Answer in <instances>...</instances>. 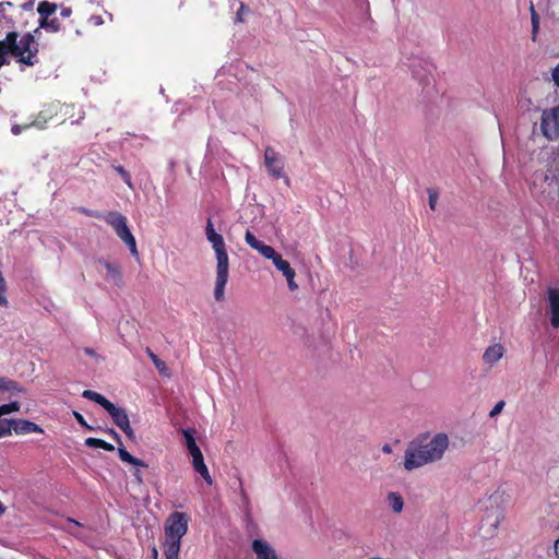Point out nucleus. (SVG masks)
Listing matches in <instances>:
<instances>
[{"instance_id": "obj_1", "label": "nucleus", "mask_w": 559, "mask_h": 559, "mask_svg": "<svg viewBox=\"0 0 559 559\" xmlns=\"http://www.w3.org/2000/svg\"><path fill=\"white\" fill-rule=\"evenodd\" d=\"M450 447L445 432H437L428 440L412 443L405 451L403 466L411 472L441 461Z\"/></svg>"}, {"instance_id": "obj_2", "label": "nucleus", "mask_w": 559, "mask_h": 559, "mask_svg": "<svg viewBox=\"0 0 559 559\" xmlns=\"http://www.w3.org/2000/svg\"><path fill=\"white\" fill-rule=\"evenodd\" d=\"M205 237L212 245L216 258L214 297L217 301H222L225 298V286L229 276V259L226 250V243L223 236L216 233L211 219H207L206 222Z\"/></svg>"}, {"instance_id": "obj_3", "label": "nucleus", "mask_w": 559, "mask_h": 559, "mask_svg": "<svg viewBox=\"0 0 559 559\" xmlns=\"http://www.w3.org/2000/svg\"><path fill=\"white\" fill-rule=\"evenodd\" d=\"M189 516L182 512L171 513L165 522L163 551L166 559H179L181 538L187 534Z\"/></svg>"}, {"instance_id": "obj_4", "label": "nucleus", "mask_w": 559, "mask_h": 559, "mask_svg": "<svg viewBox=\"0 0 559 559\" xmlns=\"http://www.w3.org/2000/svg\"><path fill=\"white\" fill-rule=\"evenodd\" d=\"M8 40H10L8 55H13L17 62L25 66H34L37 62L38 45L32 34H24L17 40L16 33H9L2 41Z\"/></svg>"}, {"instance_id": "obj_5", "label": "nucleus", "mask_w": 559, "mask_h": 559, "mask_svg": "<svg viewBox=\"0 0 559 559\" xmlns=\"http://www.w3.org/2000/svg\"><path fill=\"white\" fill-rule=\"evenodd\" d=\"M105 221L116 231L117 236L128 246L131 254L138 257L136 241L127 225V218L118 212H110L105 216Z\"/></svg>"}, {"instance_id": "obj_6", "label": "nucleus", "mask_w": 559, "mask_h": 559, "mask_svg": "<svg viewBox=\"0 0 559 559\" xmlns=\"http://www.w3.org/2000/svg\"><path fill=\"white\" fill-rule=\"evenodd\" d=\"M72 109V106L60 105L59 103H51L49 105H46L33 121V126L39 129H44L47 126V123L58 115L61 116V121H64L66 117L70 114V110Z\"/></svg>"}, {"instance_id": "obj_7", "label": "nucleus", "mask_w": 559, "mask_h": 559, "mask_svg": "<svg viewBox=\"0 0 559 559\" xmlns=\"http://www.w3.org/2000/svg\"><path fill=\"white\" fill-rule=\"evenodd\" d=\"M542 130L549 140L559 138V106L543 114Z\"/></svg>"}, {"instance_id": "obj_8", "label": "nucleus", "mask_w": 559, "mask_h": 559, "mask_svg": "<svg viewBox=\"0 0 559 559\" xmlns=\"http://www.w3.org/2000/svg\"><path fill=\"white\" fill-rule=\"evenodd\" d=\"M264 164L270 176L275 178H281L284 176V159L271 146H267L264 151Z\"/></svg>"}, {"instance_id": "obj_9", "label": "nucleus", "mask_w": 559, "mask_h": 559, "mask_svg": "<svg viewBox=\"0 0 559 559\" xmlns=\"http://www.w3.org/2000/svg\"><path fill=\"white\" fill-rule=\"evenodd\" d=\"M106 411L111 416L115 424L130 438L133 437L134 432L130 426L128 414L123 408L117 407L114 403H110Z\"/></svg>"}, {"instance_id": "obj_10", "label": "nucleus", "mask_w": 559, "mask_h": 559, "mask_svg": "<svg viewBox=\"0 0 559 559\" xmlns=\"http://www.w3.org/2000/svg\"><path fill=\"white\" fill-rule=\"evenodd\" d=\"M251 549L255 559H278L281 557L273 545L262 538L253 539Z\"/></svg>"}, {"instance_id": "obj_11", "label": "nucleus", "mask_w": 559, "mask_h": 559, "mask_svg": "<svg viewBox=\"0 0 559 559\" xmlns=\"http://www.w3.org/2000/svg\"><path fill=\"white\" fill-rule=\"evenodd\" d=\"M97 263L105 269L107 281L118 286L122 285V272L119 263L106 259H98Z\"/></svg>"}, {"instance_id": "obj_12", "label": "nucleus", "mask_w": 559, "mask_h": 559, "mask_svg": "<svg viewBox=\"0 0 559 559\" xmlns=\"http://www.w3.org/2000/svg\"><path fill=\"white\" fill-rule=\"evenodd\" d=\"M548 312L554 328L559 326V289L549 287L547 290Z\"/></svg>"}, {"instance_id": "obj_13", "label": "nucleus", "mask_w": 559, "mask_h": 559, "mask_svg": "<svg viewBox=\"0 0 559 559\" xmlns=\"http://www.w3.org/2000/svg\"><path fill=\"white\" fill-rule=\"evenodd\" d=\"M245 240L248 246H250L253 250H257L265 259L272 260L273 257L276 254V251L271 246H267L263 241L259 240L249 230L245 235Z\"/></svg>"}, {"instance_id": "obj_14", "label": "nucleus", "mask_w": 559, "mask_h": 559, "mask_svg": "<svg viewBox=\"0 0 559 559\" xmlns=\"http://www.w3.org/2000/svg\"><path fill=\"white\" fill-rule=\"evenodd\" d=\"M506 354V348L500 343L488 346L483 354V362L492 368Z\"/></svg>"}, {"instance_id": "obj_15", "label": "nucleus", "mask_w": 559, "mask_h": 559, "mask_svg": "<svg viewBox=\"0 0 559 559\" xmlns=\"http://www.w3.org/2000/svg\"><path fill=\"white\" fill-rule=\"evenodd\" d=\"M13 431L17 435H26L31 432H43V429L29 420L13 419Z\"/></svg>"}, {"instance_id": "obj_16", "label": "nucleus", "mask_w": 559, "mask_h": 559, "mask_svg": "<svg viewBox=\"0 0 559 559\" xmlns=\"http://www.w3.org/2000/svg\"><path fill=\"white\" fill-rule=\"evenodd\" d=\"M386 503L390 510L396 514L401 513L404 509V499L401 493L390 491L386 495Z\"/></svg>"}, {"instance_id": "obj_17", "label": "nucleus", "mask_w": 559, "mask_h": 559, "mask_svg": "<svg viewBox=\"0 0 559 559\" xmlns=\"http://www.w3.org/2000/svg\"><path fill=\"white\" fill-rule=\"evenodd\" d=\"M192 465L194 471L201 475V477L206 481V484L212 485L213 480L207 469V466L204 463L203 456L193 459Z\"/></svg>"}, {"instance_id": "obj_18", "label": "nucleus", "mask_w": 559, "mask_h": 559, "mask_svg": "<svg viewBox=\"0 0 559 559\" xmlns=\"http://www.w3.org/2000/svg\"><path fill=\"white\" fill-rule=\"evenodd\" d=\"M272 262L274 266L282 272L284 276H288L292 274H295V270L292 269L290 264L282 258L281 254L276 252V254L273 257Z\"/></svg>"}, {"instance_id": "obj_19", "label": "nucleus", "mask_w": 559, "mask_h": 559, "mask_svg": "<svg viewBox=\"0 0 559 559\" xmlns=\"http://www.w3.org/2000/svg\"><path fill=\"white\" fill-rule=\"evenodd\" d=\"M57 10V5L55 3L48 2V1H41L38 4L37 12L39 14V22L41 20L49 19L50 15H52Z\"/></svg>"}, {"instance_id": "obj_20", "label": "nucleus", "mask_w": 559, "mask_h": 559, "mask_svg": "<svg viewBox=\"0 0 559 559\" xmlns=\"http://www.w3.org/2000/svg\"><path fill=\"white\" fill-rule=\"evenodd\" d=\"M146 353L151 360L153 361L155 368L158 370V372L163 376L170 377V372L166 362L159 359L148 347L146 348Z\"/></svg>"}, {"instance_id": "obj_21", "label": "nucleus", "mask_w": 559, "mask_h": 559, "mask_svg": "<svg viewBox=\"0 0 559 559\" xmlns=\"http://www.w3.org/2000/svg\"><path fill=\"white\" fill-rule=\"evenodd\" d=\"M82 396L87 399V400H91V401H94L95 403L99 404L102 407H104L105 409L107 408V406L111 403L109 400H107L104 395L95 392V391H92V390H85L83 391L82 393Z\"/></svg>"}, {"instance_id": "obj_22", "label": "nucleus", "mask_w": 559, "mask_h": 559, "mask_svg": "<svg viewBox=\"0 0 559 559\" xmlns=\"http://www.w3.org/2000/svg\"><path fill=\"white\" fill-rule=\"evenodd\" d=\"M118 454L122 462L132 464L134 466H146L143 461L132 456L124 448H119Z\"/></svg>"}, {"instance_id": "obj_23", "label": "nucleus", "mask_w": 559, "mask_h": 559, "mask_svg": "<svg viewBox=\"0 0 559 559\" xmlns=\"http://www.w3.org/2000/svg\"><path fill=\"white\" fill-rule=\"evenodd\" d=\"M85 445L90 447V448H99V449H104L106 451H114L115 450V447L102 439H97V438H87L85 440Z\"/></svg>"}, {"instance_id": "obj_24", "label": "nucleus", "mask_w": 559, "mask_h": 559, "mask_svg": "<svg viewBox=\"0 0 559 559\" xmlns=\"http://www.w3.org/2000/svg\"><path fill=\"white\" fill-rule=\"evenodd\" d=\"M530 12H531V22H532V39L533 41L537 38V32L539 28V16L537 12L535 11L534 4L531 2L530 5Z\"/></svg>"}, {"instance_id": "obj_25", "label": "nucleus", "mask_w": 559, "mask_h": 559, "mask_svg": "<svg viewBox=\"0 0 559 559\" xmlns=\"http://www.w3.org/2000/svg\"><path fill=\"white\" fill-rule=\"evenodd\" d=\"M0 389L12 393H20L23 391V389L19 385L17 382L7 380L4 378H0Z\"/></svg>"}, {"instance_id": "obj_26", "label": "nucleus", "mask_w": 559, "mask_h": 559, "mask_svg": "<svg viewBox=\"0 0 559 559\" xmlns=\"http://www.w3.org/2000/svg\"><path fill=\"white\" fill-rule=\"evenodd\" d=\"M39 26L50 33H57L60 29V23L56 17L41 20Z\"/></svg>"}, {"instance_id": "obj_27", "label": "nucleus", "mask_w": 559, "mask_h": 559, "mask_svg": "<svg viewBox=\"0 0 559 559\" xmlns=\"http://www.w3.org/2000/svg\"><path fill=\"white\" fill-rule=\"evenodd\" d=\"M13 431V419H0V439Z\"/></svg>"}, {"instance_id": "obj_28", "label": "nucleus", "mask_w": 559, "mask_h": 559, "mask_svg": "<svg viewBox=\"0 0 559 559\" xmlns=\"http://www.w3.org/2000/svg\"><path fill=\"white\" fill-rule=\"evenodd\" d=\"M19 409H20L19 402H12L10 404H3L0 406L1 415L11 414V413L17 412Z\"/></svg>"}, {"instance_id": "obj_29", "label": "nucleus", "mask_w": 559, "mask_h": 559, "mask_svg": "<svg viewBox=\"0 0 559 559\" xmlns=\"http://www.w3.org/2000/svg\"><path fill=\"white\" fill-rule=\"evenodd\" d=\"M9 47H10V40L0 41V68L7 62Z\"/></svg>"}, {"instance_id": "obj_30", "label": "nucleus", "mask_w": 559, "mask_h": 559, "mask_svg": "<svg viewBox=\"0 0 559 559\" xmlns=\"http://www.w3.org/2000/svg\"><path fill=\"white\" fill-rule=\"evenodd\" d=\"M182 433H183L186 447L188 450L192 449V447H198L191 430H183Z\"/></svg>"}, {"instance_id": "obj_31", "label": "nucleus", "mask_w": 559, "mask_h": 559, "mask_svg": "<svg viewBox=\"0 0 559 559\" xmlns=\"http://www.w3.org/2000/svg\"><path fill=\"white\" fill-rule=\"evenodd\" d=\"M115 170L121 176L123 181L131 187V176L130 174L122 167V166H116Z\"/></svg>"}, {"instance_id": "obj_32", "label": "nucleus", "mask_w": 559, "mask_h": 559, "mask_svg": "<svg viewBox=\"0 0 559 559\" xmlns=\"http://www.w3.org/2000/svg\"><path fill=\"white\" fill-rule=\"evenodd\" d=\"M504 405H506L504 401H499V402L493 406V408L490 411L489 416H490L491 418H493V417H496L497 415H499V414L502 412V409H503Z\"/></svg>"}, {"instance_id": "obj_33", "label": "nucleus", "mask_w": 559, "mask_h": 559, "mask_svg": "<svg viewBox=\"0 0 559 559\" xmlns=\"http://www.w3.org/2000/svg\"><path fill=\"white\" fill-rule=\"evenodd\" d=\"M428 195H429V206L433 211L436 209L438 193L435 190H429Z\"/></svg>"}, {"instance_id": "obj_34", "label": "nucleus", "mask_w": 559, "mask_h": 559, "mask_svg": "<svg viewBox=\"0 0 559 559\" xmlns=\"http://www.w3.org/2000/svg\"><path fill=\"white\" fill-rule=\"evenodd\" d=\"M295 276H296V273L285 276V278L287 281V285L292 292H295L298 289V284L295 282Z\"/></svg>"}, {"instance_id": "obj_35", "label": "nucleus", "mask_w": 559, "mask_h": 559, "mask_svg": "<svg viewBox=\"0 0 559 559\" xmlns=\"http://www.w3.org/2000/svg\"><path fill=\"white\" fill-rule=\"evenodd\" d=\"M73 416H74V418L78 420V423H79L81 426H83V427L87 428L88 430H92V429H93L90 425H87V423L85 421L84 417H83L79 412H75V411H74V412H73Z\"/></svg>"}, {"instance_id": "obj_36", "label": "nucleus", "mask_w": 559, "mask_h": 559, "mask_svg": "<svg viewBox=\"0 0 559 559\" xmlns=\"http://www.w3.org/2000/svg\"><path fill=\"white\" fill-rule=\"evenodd\" d=\"M551 78L555 85L559 87V63L552 69Z\"/></svg>"}, {"instance_id": "obj_37", "label": "nucleus", "mask_w": 559, "mask_h": 559, "mask_svg": "<svg viewBox=\"0 0 559 559\" xmlns=\"http://www.w3.org/2000/svg\"><path fill=\"white\" fill-rule=\"evenodd\" d=\"M248 12V9L241 3L240 4V8L237 12V16H236V21L237 22H242L243 21V14Z\"/></svg>"}, {"instance_id": "obj_38", "label": "nucleus", "mask_w": 559, "mask_h": 559, "mask_svg": "<svg viewBox=\"0 0 559 559\" xmlns=\"http://www.w3.org/2000/svg\"><path fill=\"white\" fill-rule=\"evenodd\" d=\"M188 451H189L190 455L192 456V460L203 456L199 447H192V449H190Z\"/></svg>"}, {"instance_id": "obj_39", "label": "nucleus", "mask_w": 559, "mask_h": 559, "mask_svg": "<svg viewBox=\"0 0 559 559\" xmlns=\"http://www.w3.org/2000/svg\"><path fill=\"white\" fill-rule=\"evenodd\" d=\"M496 520H495V523L492 524L495 527H497V525L503 520V512L501 510H496Z\"/></svg>"}, {"instance_id": "obj_40", "label": "nucleus", "mask_w": 559, "mask_h": 559, "mask_svg": "<svg viewBox=\"0 0 559 559\" xmlns=\"http://www.w3.org/2000/svg\"><path fill=\"white\" fill-rule=\"evenodd\" d=\"M412 72H413V75H414L416 79L420 80V81H424V80L426 79V78H425V75H423V74H421L419 71H417L415 68L412 70Z\"/></svg>"}, {"instance_id": "obj_41", "label": "nucleus", "mask_w": 559, "mask_h": 559, "mask_svg": "<svg viewBox=\"0 0 559 559\" xmlns=\"http://www.w3.org/2000/svg\"><path fill=\"white\" fill-rule=\"evenodd\" d=\"M71 13H72V11H71V9H70V8H63V9L61 10V13H60V14H61V16H63V17H69V16L71 15Z\"/></svg>"}, {"instance_id": "obj_42", "label": "nucleus", "mask_w": 559, "mask_h": 559, "mask_svg": "<svg viewBox=\"0 0 559 559\" xmlns=\"http://www.w3.org/2000/svg\"><path fill=\"white\" fill-rule=\"evenodd\" d=\"M84 353H85L87 356H91V357L96 356L95 350H94V349H92V348H88V347L84 348Z\"/></svg>"}, {"instance_id": "obj_43", "label": "nucleus", "mask_w": 559, "mask_h": 559, "mask_svg": "<svg viewBox=\"0 0 559 559\" xmlns=\"http://www.w3.org/2000/svg\"><path fill=\"white\" fill-rule=\"evenodd\" d=\"M382 451H383L384 453H391V452H392V448H391V445H390V444H384V445L382 447Z\"/></svg>"}, {"instance_id": "obj_44", "label": "nucleus", "mask_w": 559, "mask_h": 559, "mask_svg": "<svg viewBox=\"0 0 559 559\" xmlns=\"http://www.w3.org/2000/svg\"><path fill=\"white\" fill-rule=\"evenodd\" d=\"M555 554L559 558V539L555 543Z\"/></svg>"}, {"instance_id": "obj_45", "label": "nucleus", "mask_w": 559, "mask_h": 559, "mask_svg": "<svg viewBox=\"0 0 559 559\" xmlns=\"http://www.w3.org/2000/svg\"><path fill=\"white\" fill-rule=\"evenodd\" d=\"M152 557H153V559H157L158 558V551H157V549L155 547L152 550Z\"/></svg>"}, {"instance_id": "obj_46", "label": "nucleus", "mask_w": 559, "mask_h": 559, "mask_svg": "<svg viewBox=\"0 0 559 559\" xmlns=\"http://www.w3.org/2000/svg\"><path fill=\"white\" fill-rule=\"evenodd\" d=\"M134 476H135V478H136L139 481H142V475H141V472H140V471H136V472L134 473Z\"/></svg>"}, {"instance_id": "obj_47", "label": "nucleus", "mask_w": 559, "mask_h": 559, "mask_svg": "<svg viewBox=\"0 0 559 559\" xmlns=\"http://www.w3.org/2000/svg\"><path fill=\"white\" fill-rule=\"evenodd\" d=\"M5 5H11L10 2H7V3H0V12H3L4 11V7Z\"/></svg>"}, {"instance_id": "obj_48", "label": "nucleus", "mask_w": 559, "mask_h": 559, "mask_svg": "<svg viewBox=\"0 0 559 559\" xmlns=\"http://www.w3.org/2000/svg\"><path fill=\"white\" fill-rule=\"evenodd\" d=\"M84 118V112L82 111L79 116V118L73 122V123H79L80 120H82Z\"/></svg>"}, {"instance_id": "obj_49", "label": "nucleus", "mask_w": 559, "mask_h": 559, "mask_svg": "<svg viewBox=\"0 0 559 559\" xmlns=\"http://www.w3.org/2000/svg\"><path fill=\"white\" fill-rule=\"evenodd\" d=\"M5 511V508L3 507L2 502L0 501V515L3 514Z\"/></svg>"}, {"instance_id": "obj_50", "label": "nucleus", "mask_w": 559, "mask_h": 559, "mask_svg": "<svg viewBox=\"0 0 559 559\" xmlns=\"http://www.w3.org/2000/svg\"><path fill=\"white\" fill-rule=\"evenodd\" d=\"M68 522H69L70 524H75V525H78V523H76L75 521H73L72 519H68Z\"/></svg>"}, {"instance_id": "obj_51", "label": "nucleus", "mask_w": 559, "mask_h": 559, "mask_svg": "<svg viewBox=\"0 0 559 559\" xmlns=\"http://www.w3.org/2000/svg\"><path fill=\"white\" fill-rule=\"evenodd\" d=\"M112 433H114L115 438H116L118 441H120V438L118 437V433H116V432H114V431H112Z\"/></svg>"}, {"instance_id": "obj_52", "label": "nucleus", "mask_w": 559, "mask_h": 559, "mask_svg": "<svg viewBox=\"0 0 559 559\" xmlns=\"http://www.w3.org/2000/svg\"><path fill=\"white\" fill-rule=\"evenodd\" d=\"M278 559H283L282 557H280Z\"/></svg>"}]
</instances>
